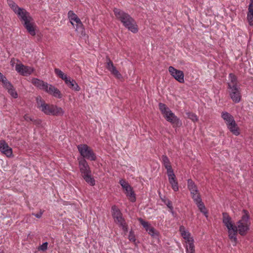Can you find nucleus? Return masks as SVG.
<instances>
[{"label":"nucleus","mask_w":253,"mask_h":253,"mask_svg":"<svg viewBox=\"0 0 253 253\" xmlns=\"http://www.w3.org/2000/svg\"><path fill=\"white\" fill-rule=\"evenodd\" d=\"M113 11L116 18L120 21L126 28L133 33L138 32V27L135 20L128 14L117 8H115Z\"/></svg>","instance_id":"f257e3e1"},{"label":"nucleus","mask_w":253,"mask_h":253,"mask_svg":"<svg viewBox=\"0 0 253 253\" xmlns=\"http://www.w3.org/2000/svg\"><path fill=\"white\" fill-rule=\"evenodd\" d=\"M36 100L37 107L46 115L61 116L64 114V111L62 108L46 103L41 96L38 97Z\"/></svg>","instance_id":"f03ea898"},{"label":"nucleus","mask_w":253,"mask_h":253,"mask_svg":"<svg viewBox=\"0 0 253 253\" xmlns=\"http://www.w3.org/2000/svg\"><path fill=\"white\" fill-rule=\"evenodd\" d=\"M19 19L24 22V26L32 36L36 35V25L30 13L25 9L20 8L15 13Z\"/></svg>","instance_id":"7ed1b4c3"},{"label":"nucleus","mask_w":253,"mask_h":253,"mask_svg":"<svg viewBox=\"0 0 253 253\" xmlns=\"http://www.w3.org/2000/svg\"><path fill=\"white\" fill-rule=\"evenodd\" d=\"M222 215L223 223L228 229L229 238L233 242L234 245H235L237 242V227L227 213H223Z\"/></svg>","instance_id":"20e7f679"},{"label":"nucleus","mask_w":253,"mask_h":253,"mask_svg":"<svg viewBox=\"0 0 253 253\" xmlns=\"http://www.w3.org/2000/svg\"><path fill=\"white\" fill-rule=\"evenodd\" d=\"M160 110L166 120L172 125L178 126L180 124L179 119L165 104H159Z\"/></svg>","instance_id":"39448f33"},{"label":"nucleus","mask_w":253,"mask_h":253,"mask_svg":"<svg viewBox=\"0 0 253 253\" xmlns=\"http://www.w3.org/2000/svg\"><path fill=\"white\" fill-rule=\"evenodd\" d=\"M250 226V222L249 220V216L245 212L244 214L242 215L241 219L237 223V232H238L241 235H246L249 230Z\"/></svg>","instance_id":"423d86ee"},{"label":"nucleus","mask_w":253,"mask_h":253,"mask_svg":"<svg viewBox=\"0 0 253 253\" xmlns=\"http://www.w3.org/2000/svg\"><path fill=\"white\" fill-rule=\"evenodd\" d=\"M81 156L91 161H95L96 159L95 154L92 150L86 144H80L77 146Z\"/></svg>","instance_id":"0eeeda50"},{"label":"nucleus","mask_w":253,"mask_h":253,"mask_svg":"<svg viewBox=\"0 0 253 253\" xmlns=\"http://www.w3.org/2000/svg\"><path fill=\"white\" fill-rule=\"evenodd\" d=\"M68 16L70 20L71 24L74 27H76V31L83 34L84 33V28L80 19L73 11L71 10L68 12Z\"/></svg>","instance_id":"6e6552de"},{"label":"nucleus","mask_w":253,"mask_h":253,"mask_svg":"<svg viewBox=\"0 0 253 253\" xmlns=\"http://www.w3.org/2000/svg\"><path fill=\"white\" fill-rule=\"evenodd\" d=\"M112 210L113 216L115 222L121 226L124 231L127 232V226L124 219L123 218L122 214L120 211L115 206L112 207Z\"/></svg>","instance_id":"1a4fd4ad"},{"label":"nucleus","mask_w":253,"mask_h":253,"mask_svg":"<svg viewBox=\"0 0 253 253\" xmlns=\"http://www.w3.org/2000/svg\"><path fill=\"white\" fill-rule=\"evenodd\" d=\"M15 70L23 76L30 75L34 71V69L31 67L26 66L21 63H17L15 65Z\"/></svg>","instance_id":"9d476101"},{"label":"nucleus","mask_w":253,"mask_h":253,"mask_svg":"<svg viewBox=\"0 0 253 253\" xmlns=\"http://www.w3.org/2000/svg\"><path fill=\"white\" fill-rule=\"evenodd\" d=\"M169 71L176 81L180 83H184V73L182 71L177 70L172 66H170L169 68Z\"/></svg>","instance_id":"9b49d317"},{"label":"nucleus","mask_w":253,"mask_h":253,"mask_svg":"<svg viewBox=\"0 0 253 253\" xmlns=\"http://www.w3.org/2000/svg\"><path fill=\"white\" fill-rule=\"evenodd\" d=\"M138 220L149 235L153 237L158 236V232L148 222L143 220L141 218H139Z\"/></svg>","instance_id":"f8f14e48"},{"label":"nucleus","mask_w":253,"mask_h":253,"mask_svg":"<svg viewBox=\"0 0 253 253\" xmlns=\"http://www.w3.org/2000/svg\"><path fill=\"white\" fill-rule=\"evenodd\" d=\"M229 92L230 96L233 102L238 103L241 100V93L239 88L237 87H230Z\"/></svg>","instance_id":"ddd939ff"},{"label":"nucleus","mask_w":253,"mask_h":253,"mask_svg":"<svg viewBox=\"0 0 253 253\" xmlns=\"http://www.w3.org/2000/svg\"><path fill=\"white\" fill-rule=\"evenodd\" d=\"M45 92L56 98H61L62 97L60 91L57 88L50 84H48Z\"/></svg>","instance_id":"4468645a"},{"label":"nucleus","mask_w":253,"mask_h":253,"mask_svg":"<svg viewBox=\"0 0 253 253\" xmlns=\"http://www.w3.org/2000/svg\"><path fill=\"white\" fill-rule=\"evenodd\" d=\"M106 68L117 79H120L122 78V75L117 70L112 61L109 58L107 59Z\"/></svg>","instance_id":"2eb2a0df"},{"label":"nucleus","mask_w":253,"mask_h":253,"mask_svg":"<svg viewBox=\"0 0 253 253\" xmlns=\"http://www.w3.org/2000/svg\"><path fill=\"white\" fill-rule=\"evenodd\" d=\"M0 151L8 157H10L12 156V149L3 140L0 141Z\"/></svg>","instance_id":"dca6fc26"},{"label":"nucleus","mask_w":253,"mask_h":253,"mask_svg":"<svg viewBox=\"0 0 253 253\" xmlns=\"http://www.w3.org/2000/svg\"><path fill=\"white\" fill-rule=\"evenodd\" d=\"M79 168L82 176L88 173H91L89 167L85 160L84 159H82L79 161Z\"/></svg>","instance_id":"f3484780"},{"label":"nucleus","mask_w":253,"mask_h":253,"mask_svg":"<svg viewBox=\"0 0 253 253\" xmlns=\"http://www.w3.org/2000/svg\"><path fill=\"white\" fill-rule=\"evenodd\" d=\"M169 181L171 186L172 189L174 191H178L179 188L178 182L176 179V177L173 172L168 173Z\"/></svg>","instance_id":"a211bd4d"},{"label":"nucleus","mask_w":253,"mask_h":253,"mask_svg":"<svg viewBox=\"0 0 253 253\" xmlns=\"http://www.w3.org/2000/svg\"><path fill=\"white\" fill-rule=\"evenodd\" d=\"M179 232L181 236L185 240V243L189 242V241H194L190 233L183 226H180Z\"/></svg>","instance_id":"6ab92c4d"},{"label":"nucleus","mask_w":253,"mask_h":253,"mask_svg":"<svg viewBox=\"0 0 253 253\" xmlns=\"http://www.w3.org/2000/svg\"><path fill=\"white\" fill-rule=\"evenodd\" d=\"M31 82L35 86L44 91L48 85V83L37 78L32 79Z\"/></svg>","instance_id":"aec40b11"},{"label":"nucleus","mask_w":253,"mask_h":253,"mask_svg":"<svg viewBox=\"0 0 253 253\" xmlns=\"http://www.w3.org/2000/svg\"><path fill=\"white\" fill-rule=\"evenodd\" d=\"M64 82L69 88L76 91H79L81 89L76 82L70 77H68Z\"/></svg>","instance_id":"412c9836"},{"label":"nucleus","mask_w":253,"mask_h":253,"mask_svg":"<svg viewBox=\"0 0 253 253\" xmlns=\"http://www.w3.org/2000/svg\"><path fill=\"white\" fill-rule=\"evenodd\" d=\"M247 20L250 26L253 25V0H251L248 7Z\"/></svg>","instance_id":"4be33fe9"},{"label":"nucleus","mask_w":253,"mask_h":253,"mask_svg":"<svg viewBox=\"0 0 253 253\" xmlns=\"http://www.w3.org/2000/svg\"><path fill=\"white\" fill-rule=\"evenodd\" d=\"M3 86L5 88H6L7 90L8 93L10 94V95L12 97H13L14 98H17L18 94L16 91H15V89L14 88L13 86L10 82H8Z\"/></svg>","instance_id":"5701e85b"},{"label":"nucleus","mask_w":253,"mask_h":253,"mask_svg":"<svg viewBox=\"0 0 253 253\" xmlns=\"http://www.w3.org/2000/svg\"><path fill=\"white\" fill-rule=\"evenodd\" d=\"M162 162L165 168L167 169V173H169L173 172L169 158L166 156H162Z\"/></svg>","instance_id":"b1692460"},{"label":"nucleus","mask_w":253,"mask_h":253,"mask_svg":"<svg viewBox=\"0 0 253 253\" xmlns=\"http://www.w3.org/2000/svg\"><path fill=\"white\" fill-rule=\"evenodd\" d=\"M227 126L228 128L233 134L238 135L240 134L239 127H238L235 121L228 124Z\"/></svg>","instance_id":"393cba45"},{"label":"nucleus","mask_w":253,"mask_h":253,"mask_svg":"<svg viewBox=\"0 0 253 253\" xmlns=\"http://www.w3.org/2000/svg\"><path fill=\"white\" fill-rule=\"evenodd\" d=\"M222 118L224 120L226 125L235 121L233 117L229 113L224 112L221 114Z\"/></svg>","instance_id":"a878e982"},{"label":"nucleus","mask_w":253,"mask_h":253,"mask_svg":"<svg viewBox=\"0 0 253 253\" xmlns=\"http://www.w3.org/2000/svg\"><path fill=\"white\" fill-rule=\"evenodd\" d=\"M188 188L191 195L198 192L196 185L191 179H188Z\"/></svg>","instance_id":"bb28decb"},{"label":"nucleus","mask_w":253,"mask_h":253,"mask_svg":"<svg viewBox=\"0 0 253 253\" xmlns=\"http://www.w3.org/2000/svg\"><path fill=\"white\" fill-rule=\"evenodd\" d=\"M194 242L192 241H189V242L186 243L185 247L187 253H195V246Z\"/></svg>","instance_id":"cd10ccee"},{"label":"nucleus","mask_w":253,"mask_h":253,"mask_svg":"<svg viewBox=\"0 0 253 253\" xmlns=\"http://www.w3.org/2000/svg\"><path fill=\"white\" fill-rule=\"evenodd\" d=\"M228 88L237 87V79L235 76L230 74L229 76Z\"/></svg>","instance_id":"c85d7f7f"},{"label":"nucleus","mask_w":253,"mask_h":253,"mask_svg":"<svg viewBox=\"0 0 253 253\" xmlns=\"http://www.w3.org/2000/svg\"><path fill=\"white\" fill-rule=\"evenodd\" d=\"M120 184L122 186L123 189L125 190V193L131 192V189H132V187L130 186V185L128 184V182H127L126 181H125L124 179H121L119 182Z\"/></svg>","instance_id":"c756f323"},{"label":"nucleus","mask_w":253,"mask_h":253,"mask_svg":"<svg viewBox=\"0 0 253 253\" xmlns=\"http://www.w3.org/2000/svg\"><path fill=\"white\" fill-rule=\"evenodd\" d=\"M85 181L91 186H93L95 184V180L91 176V173H88L82 176Z\"/></svg>","instance_id":"7c9ffc66"},{"label":"nucleus","mask_w":253,"mask_h":253,"mask_svg":"<svg viewBox=\"0 0 253 253\" xmlns=\"http://www.w3.org/2000/svg\"><path fill=\"white\" fill-rule=\"evenodd\" d=\"M7 4L11 8L13 12L16 13V12L21 8L19 7L12 0H7Z\"/></svg>","instance_id":"2f4dec72"},{"label":"nucleus","mask_w":253,"mask_h":253,"mask_svg":"<svg viewBox=\"0 0 253 253\" xmlns=\"http://www.w3.org/2000/svg\"><path fill=\"white\" fill-rule=\"evenodd\" d=\"M55 74L64 81L68 78L61 70L58 68L54 69Z\"/></svg>","instance_id":"473e14b6"},{"label":"nucleus","mask_w":253,"mask_h":253,"mask_svg":"<svg viewBox=\"0 0 253 253\" xmlns=\"http://www.w3.org/2000/svg\"><path fill=\"white\" fill-rule=\"evenodd\" d=\"M196 205H197L201 212H202L206 216V217H208V212L203 203L201 202L196 204Z\"/></svg>","instance_id":"72a5a7b5"},{"label":"nucleus","mask_w":253,"mask_h":253,"mask_svg":"<svg viewBox=\"0 0 253 253\" xmlns=\"http://www.w3.org/2000/svg\"><path fill=\"white\" fill-rule=\"evenodd\" d=\"M126 194L131 202H133L135 201L136 198L134 191L132 190V188L131 189V192L130 191L128 193H126Z\"/></svg>","instance_id":"f704fd0d"},{"label":"nucleus","mask_w":253,"mask_h":253,"mask_svg":"<svg viewBox=\"0 0 253 253\" xmlns=\"http://www.w3.org/2000/svg\"><path fill=\"white\" fill-rule=\"evenodd\" d=\"M187 117L191 120L193 122H196L198 120L197 116L196 115V114L191 113V112H187L186 113Z\"/></svg>","instance_id":"c9c22d12"},{"label":"nucleus","mask_w":253,"mask_h":253,"mask_svg":"<svg viewBox=\"0 0 253 253\" xmlns=\"http://www.w3.org/2000/svg\"><path fill=\"white\" fill-rule=\"evenodd\" d=\"M192 198L193 199L194 202L196 204L200 203L202 202L200 194L199 192L195 193L194 194H192Z\"/></svg>","instance_id":"e433bc0d"},{"label":"nucleus","mask_w":253,"mask_h":253,"mask_svg":"<svg viewBox=\"0 0 253 253\" xmlns=\"http://www.w3.org/2000/svg\"><path fill=\"white\" fill-rule=\"evenodd\" d=\"M0 82H1L3 85H4L6 83H8V81L7 80L6 77L4 76L0 72Z\"/></svg>","instance_id":"4c0bfd02"},{"label":"nucleus","mask_w":253,"mask_h":253,"mask_svg":"<svg viewBox=\"0 0 253 253\" xmlns=\"http://www.w3.org/2000/svg\"><path fill=\"white\" fill-rule=\"evenodd\" d=\"M128 239L130 241L134 242L135 241V237L134 233L132 231H130L129 236H128Z\"/></svg>","instance_id":"58836bf2"},{"label":"nucleus","mask_w":253,"mask_h":253,"mask_svg":"<svg viewBox=\"0 0 253 253\" xmlns=\"http://www.w3.org/2000/svg\"><path fill=\"white\" fill-rule=\"evenodd\" d=\"M164 203L167 206V207L170 210L172 211L173 210V207L172 206L171 202L169 200H164Z\"/></svg>","instance_id":"ea45409f"},{"label":"nucleus","mask_w":253,"mask_h":253,"mask_svg":"<svg viewBox=\"0 0 253 253\" xmlns=\"http://www.w3.org/2000/svg\"><path fill=\"white\" fill-rule=\"evenodd\" d=\"M47 245L48 244L47 242L44 243L43 244H42V245L40 246V247L39 248V250L43 251H45L47 249Z\"/></svg>","instance_id":"a19ab883"},{"label":"nucleus","mask_w":253,"mask_h":253,"mask_svg":"<svg viewBox=\"0 0 253 253\" xmlns=\"http://www.w3.org/2000/svg\"><path fill=\"white\" fill-rule=\"evenodd\" d=\"M33 214L34 215V216H35L37 218H41L42 214V211H40L39 213Z\"/></svg>","instance_id":"79ce46f5"},{"label":"nucleus","mask_w":253,"mask_h":253,"mask_svg":"<svg viewBox=\"0 0 253 253\" xmlns=\"http://www.w3.org/2000/svg\"><path fill=\"white\" fill-rule=\"evenodd\" d=\"M24 119L25 120H26L27 121H32V119L29 116H28L27 115H25L24 116Z\"/></svg>","instance_id":"37998d69"},{"label":"nucleus","mask_w":253,"mask_h":253,"mask_svg":"<svg viewBox=\"0 0 253 253\" xmlns=\"http://www.w3.org/2000/svg\"><path fill=\"white\" fill-rule=\"evenodd\" d=\"M15 60L14 59H12L11 61H10V63H11V64L12 66H14V64H15Z\"/></svg>","instance_id":"c03bdc74"}]
</instances>
